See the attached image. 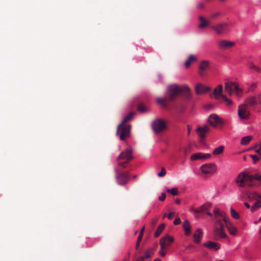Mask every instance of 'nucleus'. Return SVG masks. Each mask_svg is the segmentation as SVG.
<instances>
[{"label":"nucleus","instance_id":"nucleus-24","mask_svg":"<svg viewBox=\"0 0 261 261\" xmlns=\"http://www.w3.org/2000/svg\"><path fill=\"white\" fill-rule=\"evenodd\" d=\"M245 103H247L248 106L253 107L257 105L256 98L255 96H251L245 99Z\"/></svg>","mask_w":261,"mask_h":261},{"label":"nucleus","instance_id":"nucleus-37","mask_svg":"<svg viewBox=\"0 0 261 261\" xmlns=\"http://www.w3.org/2000/svg\"><path fill=\"white\" fill-rule=\"evenodd\" d=\"M222 98L223 99V100L226 102V105L227 106H229L232 104V101L230 99L228 98L225 95H222Z\"/></svg>","mask_w":261,"mask_h":261},{"label":"nucleus","instance_id":"nucleus-62","mask_svg":"<svg viewBox=\"0 0 261 261\" xmlns=\"http://www.w3.org/2000/svg\"><path fill=\"white\" fill-rule=\"evenodd\" d=\"M259 233H260V239H261V227L259 230Z\"/></svg>","mask_w":261,"mask_h":261},{"label":"nucleus","instance_id":"nucleus-10","mask_svg":"<svg viewBox=\"0 0 261 261\" xmlns=\"http://www.w3.org/2000/svg\"><path fill=\"white\" fill-rule=\"evenodd\" d=\"M210 130V127L208 125H205L203 126H198L196 129V132L198 134L200 142L201 143H204V141L205 137V134L207 133Z\"/></svg>","mask_w":261,"mask_h":261},{"label":"nucleus","instance_id":"nucleus-14","mask_svg":"<svg viewBox=\"0 0 261 261\" xmlns=\"http://www.w3.org/2000/svg\"><path fill=\"white\" fill-rule=\"evenodd\" d=\"M173 241V238L168 235L162 238L160 241L161 249H167Z\"/></svg>","mask_w":261,"mask_h":261},{"label":"nucleus","instance_id":"nucleus-2","mask_svg":"<svg viewBox=\"0 0 261 261\" xmlns=\"http://www.w3.org/2000/svg\"><path fill=\"white\" fill-rule=\"evenodd\" d=\"M236 182L239 187L242 188L259 187L261 186V173L250 175L246 173H241L238 176Z\"/></svg>","mask_w":261,"mask_h":261},{"label":"nucleus","instance_id":"nucleus-40","mask_svg":"<svg viewBox=\"0 0 261 261\" xmlns=\"http://www.w3.org/2000/svg\"><path fill=\"white\" fill-rule=\"evenodd\" d=\"M173 107L174 108V109L178 110L180 112H182L184 109V107H182L181 108H180L179 107V105L178 103H176L174 104V105L173 106Z\"/></svg>","mask_w":261,"mask_h":261},{"label":"nucleus","instance_id":"nucleus-47","mask_svg":"<svg viewBox=\"0 0 261 261\" xmlns=\"http://www.w3.org/2000/svg\"><path fill=\"white\" fill-rule=\"evenodd\" d=\"M166 249H161V250L159 252V253L161 255V256L162 257H164L166 255V252L165 251V250H166Z\"/></svg>","mask_w":261,"mask_h":261},{"label":"nucleus","instance_id":"nucleus-26","mask_svg":"<svg viewBox=\"0 0 261 261\" xmlns=\"http://www.w3.org/2000/svg\"><path fill=\"white\" fill-rule=\"evenodd\" d=\"M223 87L221 85H218L214 90L213 94L215 98L218 99L221 96L222 97Z\"/></svg>","mask_w":261,"mask_h":261},{"label":"nucleus","instance_id":"nucleus-15","mask_svg":"<svg viewBox=\"0 0 261 261\" xmlns=\"http://www.w3.org/2000/svg\"><path fill=\"white\" fill-rule=\"evenodd\" d=\"M132 159V151L130 149H127L122 151L117 158L118 161L123 160L127 162H129Z\"/></svg>","mask_w":261,"mask_h":261},{"label":"nucleus","instance_id":"nucleus-30","mask_svg":"<svg viewBox=\"0 0 261 261\" xmlns=\"http://www.w3.org/2000/svg\"><path fill=\"white\" fill-rule=\"evenodd\" d=\"M200 21V23L199 24V28L200 29L204 28L208 25V21H207L204 17L201 16L199 18Z\"/></svg>","mask_w":261,"mask_h":261},{"label":"nucleus","instance_id":"nucleus-31","mask_svg":"<svg viewBox=\"0 0 261 261\" xmlns=\"http://www.w3.org/2000/svg\"><path fill=\"white\" fill-rule=\"evenodd\" d=\"M253 139L252 136H247L242 138L241 144L243 145H246L249 144L250 141Z\"/></svg>","mask_w":261,"mask_h":261},{"label":"nucleus","instance_id":"nucleus-16","mask_svg":"<svg viewBox=\"0 0 261 261\" xmlns=\"http://www.w3.org/2000/svg\"><path fill=\"white\" fill-rule=\"evenodd\" d=\"M228 24L227 23H219L212 27L218 35H221L227 29Z\"/></svg>","mask_w":261,"mask_h":261},{"label":"nucleus","instance_id":"nucleus-25","mask_svg":"<svg viewBox=\"0 0 261 261\" xmlns=\"http://www.w3.org/2000/svg\"><path fill=\"white\" fill-rule=\"evenodd\" d=\"M197 61V57L194 55H190L187 60L185 61V67L188 68L190 66L192 63Z\"/></svg>","mask_w":261,"mask_h":261},{"label":"nucleus","instance_id":"nucleus-18","mask_svg":"<svg viewBox=\"0 0 261 261\" xmlns=\"http://www.w3.org/2000/svg\"><path fill=\"white\" fill-rule=\"evenodd\" d=\"M211 156V154L210 153H203L202 152H198L197 153L193 154L191 156V160L192 161H195L197 160H205L208 159Z\"/></svg>","mask_w":261,"mask_h":261},{"label":"nucleus","instance_id":"nucleus-9","mask_svg":"<svg viewBox=\"0 0 261 261\" xmlns=\"http://www.w3.org/2000/svg\"><path fill=\"white\" fill-rule=\"evenodd\" d=\"M152 128L155 133H159L166 128L165 122L162 119H157L152 124Z\"/></svg>","mask_w":261,"mask_h":261},{"label":"nucleus","instance_id":"nucleus-39","mask_svg":"<svg viewBox=\"0 0 261 261\" xmlns=\"http://www.w3.org/2000/svg\"><path fill=\"white\" fill-rule=\"evenodd\" d=\"M250 156L253 160L254 163H256L257 161H258L260 160V158L256 155L251 154Z\"/></svg>","mask_w":261,"mask_h":261},{"label":"nucleus","instance_id":"nucleus-19","mask_svg":"<svg viewBox=\"0 0 261 261\" xmlns=\"http://www.w3.org/2000/svg\"><path fill=\"white\" fill-rule=\"evenodd\" d=\"M210 90L211 88L210 87L205 86L201 83L197 84L195 87V92L197 94L206 93L210 91Z\"/></svg>","mask_w":261,"mask_h":261},{"label":"nucleus","instance_id":"nucleus-28","mask_svg":"<svg viewBox=\"0 0 261 261\" xmlns=\"http://www.w3.org/2000/svg\"><path fill=\"white\" fill-rule=\"evenodd\" d=\"M154 249L153 248H150L146 250L144 253V256H141V257H144V259L149 258L154 253Z\"/></svg>","mask_w":261,"mask_h":261},{"label":"nucleus","instance_id":"nucleus-21","mask_svg":"<svg viewBox=\"0 0 261 261\" xmlns=\"http://www.w3.org/2000/svg\"><path fill=\"white\" fill-rule=\"evenodd\" d=\"M225 226L230 234L234 236L237 234V228L234 226L229 221L226 222Z\"/></svg>","mask_w":261,"mask_h":261},{"label":"nucleus","instance_id":"nucleus-54","mask_svg":"<svg viewBox=\"0 0 261 261\" xmlns=\"http://www.w3.org/2000/svg\"><path fill=\"white\" fill-rule=\"evenodd\" d=\"M136 261H144V257L140 256L137 259Z\"/></svg>","mask_w":261,"mask_h":261},{"label":"nucleus","instance_id":"nucleus-53","mask_svg":"<svg viewBox=\"0 0 261 261\" xmlns=\"http://www.w3.org/2000/svg\"><path fill=\"white\" fill-rule=\"evenodd\" d=\"M198 8L202 9L204 7V4L202 3H200L197 5Z\"/></svg>","mask_w":261,"mask_h":261},{"label":"nucleus","instance_id":"nucleus-7","mask_svg":"<svg viewBox=\"0 0 261 261\" xmlns=\"http://www.w3.org/2000/svg\"><path fill=\"white\" fill-rule=\"evenodd\" d=\"M213 236L214 239L216 241L227 238V236L224 231V225H214Z\"/></svg>","mask_w":261,"mask_h":261},{"label":"nucleus","instance_id":"nucleus-60","mask_svg":"<svg viewBox=\"0 0 261 261\" xmlns=\"http://www.w3.org/2000/svg\"><path fill=\"white\" fill-rule=\"evenodd\" d=\"M157 222V219H154V220L153 221V224L154 225Z\"/></svg>","mask_w":261,"mask_h":261},{"label":"nucleus","instance_id":"nucleus-41","mask_svg":"<svg viewBox=\"0 0 261 261\" xmlns=\"http://www.w3.org/2000/svg\"><path fill=\"white\" fill-rule=\"evenodd\" d=\"M249 67L252 70H256L258 71H259L260 70L258 67L256 66V65H255L254 64H253L252 63H250Z\"/></svg>","mask_w":261,"mask_h":261},{"label":"nucleus","instance_id":"nucleus-59","mask_svg":"<svg viewBox=\"0 0 261 261\" xmlns=\"http://www.w3.org/2000/svg\"><path fill=\"white\" fill-rule=\"evenodd\" d=\"M206 214L208 216H210V217H212V216H213V215H212V213H211L210 212H206Z\"/></svg>","mask_w":261,"mask_h":261},{"label":"nucleus","instance_id":"nucleus-58","mask_svg":"<svg viewBox=\"0 0 261 261\" xmlns=\"http://www.w3.org/2000/svg\"><path fill=\"white\" fill-rule=\"evenodd\" d=\"M190 131H191V127L189 125L188 126V135L190 134Z\"/></svg>","mask_w":261,"mask_h":261},{"label":"nucleus","instance_id":"nucleus-64","mask_svg":"<svg viewBox=\"0 0 261 261\" xmlns=\"http://www.w3.org/2000/svg\"><path fill=\"white\" fill-rule=\"evenodd\" d=\"M259 221H261V217L259 219Z\"/></svg>","mask_w":261,"mask_h":261},{"label":"nucleus","instance_id":"nucleus-51","mask_svg":"<svg viewBox=\"0 0 261 261\" xmlns=\"http://www.w3.org/2000/svg\"><path fill=\"white\" fill-rule=\"evenodd\" d=\"M219 15H220V13L219 12H217V13H216L215 14H212L211 15V17L212 18H215V17L218 16Z\"/></svg>","mask_w":261,"mask_h":261},{"label":"nucleus","instance_id":"nucleus-61","mask_svg":"<svg viewBox=\"0 0 261 261\" xmlns=\"http://www.w3.org/2000/svg\"><path fill=\"white\" fill-rule=\"evenodd\" d=\"M153 261H162L161 259L159 258H156L155 259H154V260Z\"/></svg>","mask_w":261,"mask_h":261},{"label":"nucleus","instance_id":"nucleus-63","mask_svg":"<svg viewBox=\"0 0 261 261\" xmlns=\"http://www.w3.org/2000/svg\"><path fill=\"white\" fill-rule=\"evenodd\" d=\"M136 176H137V175H135L133 176V178H135L136 177Z\"/></svg>","mask_w":261,"mask_h":261},{"label":"nucleus","instance_id":"nucleus-32","mask_svg":"<svg viewBox=\"0 0 261 261\" xmlns=\"http://www.w3.org/2000/svg\"><path fill=\"white\" fill-rule=\"evenodd\" d=\"M165 225L164 224H162L160 225H159L156 230L154 236L155 237L157 238L158 237L160 234L162 233V232L163 231L164 228H165Z\"/></svg>","mask_w":261,"mask_h":261},{"label":"nucleus","instance_id":"nucleus-20","mask_svg":"<svg viewBox=\"0 0 261 261\" xmlns=\"http://www.w3.org/2000/svg\"><path fill=\"white\" fill-rule=\"evenodd\" d=\"M203 246L208 248L212 250H218L220 248V244L219 243L208 241L203 244Z\"/></svg>","mask_w":261,"mask_h":261},{"label":"nucleus","instance_id":"nucleus-57","mask_svg":"<svg viewBox=\"0 0 261 261\" xmlns=\"http://www.w3.org/2000/svg\"><path fill=\"white\" fill-rule=\"evenodd\" d=\"M176 203L179 204L180 203V200L179 199H176L175 200Z\"/></svg>","mask_w":261,"mask_h":261},{"label":"nucleus","instance_id":"nucleus-3","mask_svg":"<svg viewBox=\"0 0 261 261\" xmlns=\"http://www.w3.org/2000/svg\"><path fill=\"white\" fill-rule=\"evenodd\" d=\"M247 196L249 201L254 202L251 206L248 203H244L247 208H250L251 212H254L261 207V194L256 192H249L247 193Z\"/></svg>","mask_w":261,"mask_h":261},{"label":"nucleus","instance_id":"nucleus-4","mask_svg":"<svg viewBox=\"0 0 261 261\" xmlns=\"http://www.w3.org/2000/svg\"><path fill=\"white\" fill-rule=\"evenodd\" d=\"M214 219L215 220V225H226V222L229 220L225 216V213L221 211L220 209L215 208L214 211Z\"/></svg>","mask_w":261,"mask_h":261},{"label":"nucleus","instance_id":"nucleus-17","mask_svg":"<svg viewBox=\"0 0 261 261\" xmlns=\"http://www.w3.org/2000/svg\"><path fill=\"white\" fill-rule=\"evenodd\" d=\"M235 42L226 40H220L218 42V47L221 49H228L232 47Z\"/></svg>","mask_w":261,"mask_h":261},{"label":"nucleus","instance_id":"nucleus-29","mask_svg":"<svg viewBox=\"0 0 261 261\" xmlns=\"http://www.w3.org/2000/svg\"><path fill=\"white\" fill-rule=\"evenodd\" d=\"M210 204H205L201 206L199 208L195 210L196 213H201L206 212V210L210 207Z\"/></svg>","mask_w":261,"mask_h":261},{"label":"nucleus","instance_id":"nucleus-1","mask_svg":"<svg viewBox=\"0 0 261 261\" xmlns=\"http://www.w3.org/2000/svg\"><path fill=\"white\" fill-rule=\"evenodd\" d=\"M180 94H182L187 99H190L191 97L190 89L187 86L172 85L169 86L167 89V97L164 98L158 97L156 98V102L163 107L167 108L166 102L174 101L176 97Z\"/></svg>","mask_w":261,"mask_h":261},{"label":"nucleus","instance_id":"nucleus-11","mask_svg":"<svg viewBox=\"0 0 261 261\" xmlns=\"http://www.w3.org/2000/svg\"><path fill=\"white\" fill-rule=\"evenodd\" d=\"M129 178V175L128 172H119L116 175L117 182L119 185H125L127 183Z\"/></svg>","mask_w":261,"mask_h":261},{"label":"nucleus","instance_id":"nucleus-52","mask_svg":"<svg viewBox=\"0 0 261 261\" xmlns=\"http://www.w3.org/2000/svg\"><path fill=\"white\" fill-rule=\"evenodd\" d=\"M143 235L139 234L138 239H137V242H141L142 239Z\"/></svg>","mask_w":261,"mask_h":261},{"label":"nucleus","instance_id":"nucleus-12","mask_svg":"<svg viewBox=\"0 0 261 261\" xmlns=\"http://www.w3.org/2000/svg\"><path fill=\"white\" fill-rule=\"evenodd\" d=\"M208 122L214 127H217L219 125L223 124V120L216 114H211L208 117Z\"/></svg>","mask_w":261,"mask_h":261},{"label":"nucleus","instance_id":"nucleus-22","mask_svg":"<svg viewBox=\"0 0 261 261\" xmlns=\"http://www.w3.org/2000/svg\"><path fill=\"white\" fill-rule=\"evenodd\" d=\"M202 237V231L201 229L198 228L193 234L194 242L198 244L200 242L201 239Z\"/></svg>","mask_w":261,"mask_h":261},{"label":"nucleus","instance_id":"nucleus-23","mask_svg":"<svg viewBox=\"0 0 261 261\" xmlns=\"http://www.w3.org/2000/svg\"><path fill=\"white\" fill-rule=\"evenodd\" d=\"M209 62L207 61H203L200 63L199 67V74L200 76L203 75V71L208 69Z\"/></svg>","mask_w":261,"mask_h":261},{"label":"nucleus","instance_id":"nucleus-27","mask_svg":"<svg viewBox=\"0 0 261 261\" xmlns=\"http://www.w3.org/2000/svg\"><path fill=\"white\" fill-rule=\"evenodd\" d=\"M182 226L185 231V234L188 236L191 233V226L188 220H185L183 223Z\"/></svg>","mask_w":261,"mask_h":261},{"label":"nucleus","instance_id":"nucleus-13","mask_svg":"<svg viewBox=\"0 0 261 261\" xmlns=\"http://www.w3.org/2000/svg\"><path fill=\"white\" fill-rule=\"evenodd\" d=\"M201 171L203 174H213L216 170V167L214 164H205L201 166Z\"/></svg>","mask_w":261,"mask_h":261},{"label":"nucleus","instance_id":"nucleus-50","mask_svg":"<svg viewBox=\"0 0 261 261\" xmlns=\"http://www.w3.org/2000/svg\"><path fill=\"white\" fill-rule=\"evenodd\" d=\"M255 152L261 156V148L260 147L255 149Z\"/></svg>","mask_w":261,"mask_h":261},{"label":"nucleus","instance_id":"nucleus-48","mask_svg":"<svg viewBox=\"0 0 261 261\" xmlns=\"http://www.w3.org/2000/svg\"><path fill=\"white\" fill-rule=\"evenodd\" d=\"M180 222H181V221L179 218H176L174 221V224L175 225H178L180 223Z\"/></svg>","mask_w":261,"mask_h":261},{"label":"nucleus","instance_id":"nucleus-34","mask_svg":"<svg viewBox=\"0 0 261 261\" xmlns=\"http://www.w3.org/2000/svg\"><path fill=\"white\" fill-rule=\"evenodd\" d=\"M223 150H224V146H220L215 148L214 150L213 153L214 155H218V154H220L221 153H222L223 151Z\"/></svg>","mask_w":261,"mask_h":261},{"label":"nucleus","instance_id":"nucleus-49","mask_svg":"<svg viewBox=\"0 0 261 261\" xmlns=\"http://www.w3.org/2000/svg\"><path fill=\"white\" fill-rule=\"evenodd\" d=\"M174 213H170L168 215V218L169 219H171L173 218L174 217Z\"/></svg>","mask_w":261,"mask_h":261},{"label":"nucleus","instance_id":"nucleus-46","mask_svg":"<svg viewBox=\"0 0 261 261\" xmlns=\"http://www.w3.org/2000/svg\"><path fill=\"white\" fill-rule=\"evenodd\" d=\"M166 195L165 193H162L161 196L159 197V199L161 201H164L166 198Z\"/></svg>","mask_w":261,"mask_h":261},{"label":"nucleus","instance_id":"nucleus-42","mask_svg":"<svg viewBox=\"0 0 261 261\" xmlns=\"http://www.w3.org/2000/svg\"><path fill=\"white\" fill-rule=\"evenodd\" d=\"M166 172L164 168H162L160 172L158 173V176L160 177L164 176L166 175Z\"/></svg>","mask_w":261,"mask_h":261},{"label":"nucleus","instance_id":"nucleus-36","mask_svg":"<svg viewBox=\"0 0 261 261\" xmlns=\"http://www.w3.org/2000/svg\"><path fill=\"white\" fill-rule=\"evenodd\" d=\"M167 192L170 193L172 195H177L178 194V189L176 188H173L171 189H167L166 190Z\"/></svg>","mask_w":261,"mask_h":261},{"label":"nucleus","instance_id":"nucleus-35","mask_svg":"<svg viewBox=\"0 0 261 261\" xmlns=\"http://www.w3.org/2000/svg\"><path fill=\"white\" fill-rule=\"evenodd\" d=\"M230 214L232 217L235 219H239L240 215L233 208H230Z\"/></svg>","mask_w":261,"mask_h":261},{"label":"nucleus","instance_id":"nucleus-43","mask_svg":"<svg viewBox=\"0 0 261 261\" xmlns=\"http://www.w3.org/2000/svg\"><path fill=\"white\" fill-rule=\"evenodd\" d=\"M129 162H127L126 161H125L124 162H121L120 161V160L118 161V165L122 167L123 168H125L126 164H127Z\"/></svg>","mask_w":261,"mask_h":261},{"label":"nucleus","instance_id":"nucleus-38","mask_svg":"<svg viewBox=\"0 0 261 261\" xmlns=\"http://www.w3.org/2000/svg\"><path fill=\"white\" fill-rule=\"evenodd\" d=\"M138 109L139 111H140L141 112H145L146 111V107L144 105H142V104H140L139 105Z\"/></svg>","mask_w":261,"mask_h":261},{"label":"nucleus","instance_id":"nucleus-44","mask_svg":"<svg viewBox=\"0 0 261 261\" xmlns=\"http://www.w3.org/2000/svg\"><path fill=\"white\" fill-rule=\"evenodd\" d=\"M256 83L252 84L248 89L249 91L253 92L254 91V89L256 88Z\"/></svg>","mask_w":261,"mask_h":261},{"label":"nucleus","instance_id":"nucleus-56","mask_svg":"<svg viewBox=\"0 0 261 261\" xmlns=\"http://www.w3.org/2000/svg\"><path fill=\"white\" fill-rule=\"evenodd\" d=\"M144 227H143L141 230H140V234H142V235H143V233H144Z\"/></svg>","mask_w":261,"mask_h":261},{"label":"nucleus","instance_id":"nucleus-45","mask_svg":"<svg viewBox=\"0 0 261 261\" xmlns=\"http://www.w3.org/2000/svg\"><path fill=\"white\" fill-rule=\"evenodd\" d=\"M257 105H260L261 104V92L257 95L256 96Z\"/></svg>","mask_w":261,"mask_h":261},{"label":"nucleus","instance_id":"nucleus-33","mask_svg":"<svg viewBox=\"0 0 261 261\" xmlns=\"http://www.w3.org/2000/svg\"><path fill=\"white\" fill-rule=\"evenodd\" d=\"M135 113L134 112H132L129 114H128L126 117L124 118L123 120L122 121V122L121 123L126 124V123L128 121H129L130 120L132 119L133 117L134 116Z\"/></svg>","mask_w":261,"mask_h":261},{"label":"nucleus","instance_id":"nucleus-6","mask_svg":"<svg viewBox=\"0 0 261 261\" xmlns=\"http://www.w3.org/2000/svg\"><path fill=\"white\" fill-rule=\"evenodd\" d=\"M225 91L230 95L235 93L238 96H240L242 93V90L239 87L237 84L232 82H228L225 84Z\"/></svg>","mask_w":261,"mask_h":261},{"label":"nucleus","instance_id":"nucleus-8","mask_svg":"<svg viewBox=\"0 0 261 261\" xmlns=\"http://www.w3.org/2000/svg\"><path fill=\"white\" fill-rule=\"evenodd\" d=\"M238 116L242 119H247L250 116V112L247 103H243L239 106Z\"/></svg>","mask_w":261,"mask_h":261},{"label":"nucleus","instance_id":"nucleus-5","mask_svg":"<svg viewBox=\"0 0 261 261\" xmlns=\"http://www.w3.org/2000/svg\"><path fill=\"white\" fill-rule=\"evenodd\" d=\"M130 125L119 124L117 126V134H119V138L121 140H124L129 137L130 130Z\"/></svg>","mask_w":261,"mask_h":261},{"label":"nucleus","instance_id":"nucleus-55","mask_svg":"<svg viewBox=\"0 0 261 261\" xmlns=\"http://www.w3.org/2000/svg\"><path fill=\"white\" fill-rule=\"evenodd\" d=\"M140 242L137 241L136 246H135L136 249H138L139 248V247L140 246Z\"/></svg>","mask_w":261,"mask_h":261}]
</instances>
